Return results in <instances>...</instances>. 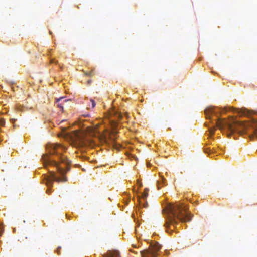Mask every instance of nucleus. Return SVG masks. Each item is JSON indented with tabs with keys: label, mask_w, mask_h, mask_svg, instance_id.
<instances>
[{
	"label": "nucleus",
	"mask_w": 257,
	"mask_h": 257,
	"mask_svg": "<svg viewBox=\"0 0 257 257\" xmlns=\"http://www.w3.org/2000/svg\"><path fill=\"white\" fill-rule=\"evenodd\" d=\"M229 109H232L233 108H229Z\"/></svg>",
	"instance_id": "nucleus-17"
},
{
	"label": "nucleus",
	"mask_w": 257,
	"mask_h": 257,
	"mask_svg": "<svg viewBox=\"0 0 257 257\" xmlns=\"http://www.w3.org/2000/svg\"><path fill=\"white\" fill-rule=\"evenodd\" d=\"M5 125V120L3 118L0 119V126H4Z\"/></svg>",
	"instance_id": "nucleus-12"
},
{
	"label": "nucleus",
	"mask_w": 257,
	"mask_h": 257,
	"mask_svg": "<svg viewBox=\"0 0 257 257\" xmlns=\"http://www.w3.org/2000/svg\"><path fill=\"white\" fill-rule=\"evenodd\" d=\"M21 240H22V241H24V239H23V237H22V238H21Z\"/></svg>",
	"instance_id": "nucleus-16"
},
{
	"label": "nucleus",
	"mask_w": 257,
	"mask_h": 257,
	"mask_svg": "<svg viewBox=\"0 0 257 257\" xmlns=\"http://www.w3.org/2000/svg\"><path fill=\"white\" fill-rule=\"evenodd\" d=\"M55 62L54 60L52 59V60H50V63H55Z\"/></svg>",
	"instance_id": "nucleus-14"
},
{
	"label": "nucleus",
	"mask_w": 257,
	"mask_h": 257,
	"mask_svg": "<svg viewBox=\"0 0 257 257\" xmlns=\"http://www.w3.org/2000/svg\"><path fill=\"white\" fill-rule=\"evenodd\" d=\"M57 252V254L58 255L60 254V247L58 248L57 250H56Z\"/></svg>",
	"instance_id": "nucleus-13"
},
{
	"label": "nucleus",
	"mask_w": 257,
	"mask_h": 257,
	"mask_svg": "<svg viewBox=\"0 0 257 257\" xmlns=\"http://www.w3.org/2000/svg\"><path fill=\"white\" fill-rule=\"evenodd\" d=\"M62 148V146L57 144H48L46 145V148L49 151L50 154H56V159H51L47 155L42 156V160L44 166L45 168L48 166H54L56 168L58 172L62 175L61 177H57L55 176L53 171H50V175L45 177V181L46 186L48 187L47 193L52 186L53 181L57 182H65L67 178L64 176V174L69 170V165L70 161L63 155L58 152V149Z\"/></svg>",
	"instance_id": "nucleus-2"
},
{
	"label": "nucleus",
	"mask_w": 257,
	"mask_h": 257,
	"mask_svg": "<svg viewBox=\"0 0 257 257\" xmlns=\"http://www.w3.org/2000/svg\"><path fill=\"white\" fill-rule=\"evenodd\" d=\"M227 111V108L225 107L221 111L219 108L212 106L208 107L205 110L206 118L210 120L214 125L212 127L209 128L210 134H213L215 128L218 127L222 129L227 127L230 133L238 132L240 134H248L251 140L257 138V122H243L232 119V122L219 118V114L221 112Z\"/></svg>",
	"instance_id": "nucleus-1"
},
{
	"label": "nucleus",
	"mask_w": 257,
	"mask_h": 257,
	"mask_svg": "<svg viewBox=\"0 0 257 257\" xmlns=\"http://www.w3.org/2000/svg\"><path fill=\"white\" fill-rule=\"evenodd\" d=\"M85 75L90 77L93 76L94 75V70H92L89 72H85Z\"/></svg>",
	"instance_id": "nucleus-11"
},
{
	"label": "nucleus",
	"mask_w": 257,
	"mask_h": 257,
	"mask_svg": "<svg viewBox=\"0 0 257 257\" xmlns=\"http://www.w3.org/2000/svg\"><path fill=\"white\" fill-rule=\"evenodd\" d=\"M95 105H96V103H95V101L93 99H91L90 100V104L88 105V109L94 108V107L95 106Z\"/></svg>",
	"instance_id": "nucleus-9"
},
{
	"label": "nucleus",
	"mask_w": 257,
	"mask_h": 257,
	"mask_svg": "<svg viewBox=\"0 0 257 257\" xmlns=\"http://www.w3.org/2000/svg\"><path fill=\"white\" fill-rule=\"evenodd\" d=\"M141 199L139 198V202H140V205L141 204H142V206L144 207V208H147L148 206V204L147 203V202H146V200H145V202L144 203H143L142 202L141 200H140Z\"/></svg>",
	"instance_id": "nucleus-10"
},
{
	"label": "nucleus",
	"mask_w": 257,
	"mask_h": 257,
	"mask_svg": "<svg viewBox=\"0 0 257 257\" xmlns=\"http://www.w3.org/2000/svg\"><path fill=\"white\" fill-rule=\"evenodd\" d=\"M151 248L141 251L142 257H157L156 253L161 248V245L157 242H153L150 245Z\"/></svg>",
	"instance_id": "nucleus-4"
},
{
	"label": "nucleus",
	"mask_w": 257,
	"mask_h": 257,
	"mask_svg": "<svg viewBox=\"0 0 257 257\" xmlns=\"http://www.w3.org/2000/svg\"><path fill=\"white\" fill-rule=\"evenodd\" d=\"M64 97H61L59 98H56L55 99V103L58 108H59L62 111H63V104L64 102H66L69 101L68 99H64Z\"/></svg>",
	"instance_id": "nucleus-6"
},
{
	"label": "nucleus",
	"mask_w": 257,
	"mask_h": 257,
	"mask_svg": "<svg viewBox=\"0 0 257 257\" xmlns=\"http://www.w3.org/2000/svg\"><path fill=\"white\" fill-rule=\"evenodd\" d=\"M148 191L149 189L148 188H145L144 192L142 194V199L143 200H146L147 197L148 195Z\"/></svg>",
	"instance_id": "nucleus-8"
},
{
	"label": "nucleus",
	"mask_w": 257,
	"mask_h": 257,
	"mask_svg": "<svg viewBox=\"0 0 257 257\" xmlns=\"http://www.w3.org/2000/svg\"><path fill=\"white\" fill-rule=\"evenodd\" d=\"M166 228L167 231L171 227H175L179 222H189L192 219V215L187 211V208L181 203L170 204L167 205L166 209Z\"/></svg>",
	"instance_id": "nucleus-3"
},
{
	"label": "nucleus",
	"mask_w": 257,
	"mask_h": 257,
	"mask_svg": "<svg viewBox=\"0 0 257 257\" xmlns=\"http://www.w3.org/2000/svg\"><path fill=\"white\" fill-rule=\"evenodd\" d=\"M109 255L110 257H120L119 252L116 250L110 252Z\"/></svg>",
	"instance_id": "nucleus-7"
},
{
	"label": "nucleus",
	"mask_w": 257,
	"mask_h": 257,
	"mask_svg": "<svg viewBox=\"0 0 257 257\" xmlns=\"http://www.w3.org/2000/svg\"><path fill=\"white\" fill-rule=\"evenodd\" d=\"M241 115H245V113L244 111L242 112L241 114Z\"/></svg>",
	"instance_id": "nucleus-15"
},
{
	"label": "nucleus",
	"mask_w": 257,
	"mask_h": 257,
	"mask_svg": "<svg viewBox=\"0 0 257 257\" xmlns=\"http://www.w3.org/2000/svg\"><path fill=\"white\" fill-rule=\"evenodd\" d=\"M70 139L74 143L81 144L83 142V135L79 131H75L71 132L69 135Z\"/></svg>",
	"instance_id": "nucleus-5"
}]
</instances>
